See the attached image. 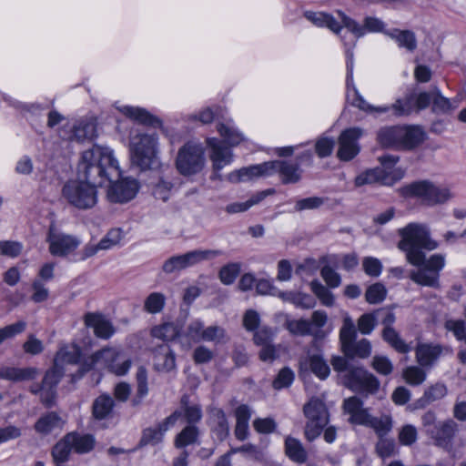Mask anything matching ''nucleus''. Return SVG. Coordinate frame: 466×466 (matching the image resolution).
<instances>
[{"instance_id": "obj_28", "label": "nucleus", "mask_w": 466, "mask_h": 466, "mask_svg": "<svg viewBox=\"0 0 466 466\" xmlns=\"http://www.w3.org/2000/svg\"><path fill=\"white\" fill-rule=\"evenodd\" d=\"M154 368L160 372H170L176 369V355L168 346H162L156 352Z\"/></svg>"}, {"instance_id": "obj_23", "label": "nucleus", "mask_w": 466, "mask_h": 466, "mask_svg": "<svg viewBox=\"0 0 466 466\" xmlns=\"http://www.w3.org/2000/svg\"><path fill=\"white\" fill-rule=\"evenodd\" d=\"M85 324L93 329L95 335L103 339H110L116 332L112 323L103 315L97 313H87L85 316Z\"/></svg>"}, {"instance_id": "obj_24", "label": "nucleus", "mask_w": 466, "mask_h": 466, "mask_svg": "<svg viewBox=\"0 0 466 466\" xmlns=\"http://www.w3.org/2000/svg\"><path fill=\"white\" fill-rule=\"evenodd\" d=\"M343 410L348 414L351 424L364 425L369 418V410L363 407V402L356 396L345 399Z\"/></svg>"}, {"instance_id": "obj_25", "label": "nucleus", "mask_w": 466, "mask_h": 466, "mask_svg": "<svg viewBox=\"0 0 466 466\" xmlns=\"http://www.w3.org/2000/svg\"><path fill=\"white\" fill-rule=\"evenodd\" d=\"M40 370L35 367L18 368L3 366L0 368V379L12 382H22L35 380Z\"/></svg>"}, {"instance_id": "obj_58", "label": "nucleus", "mask_w": 466, "mask_h": 466, "mask_svg": "<svg viewBox=\"0 0 466 466\" xmlns=\"http://www.w3.org/2000/svg\"><path fill=\"white\" fill-rule=\"evenodd\" d=\"M181 404L184 406V416L188 425H194L202 418V410L198 405H187V398L184 396L181 399Z\"/></svg>"}, {"instance_id": "obj_37", "label": "nucleus", "mask_w": 466, "mask_h": 466, "mask_svg": "<svg viewBox=\"0 0 466 466\" xmlns=\"http://www.w3.org/2000/svg\"><path fill=\"white\" fill-rule=\"evenodd\" d=\"M218 132L228 145L235 147L244 140L243 134L231 119L218 125Z\"/></svg>"}, {"instance_id": "obj_3", "label": "nucleus", "mask_w": 466, "mask_h": 466, "mask_svg": "<svg viewBox=\"0 0 466 466\" xmlns=\"http://www.w3.org/2000/svg\"><path fill=\"white\" fill-rule=\"evenodd\" d=\"M89 356H84L81 348L76 343L65 344L57 350L53 367L48 370L41 384H32L29 391L34 395H39L41 402L47 408L54 405L56 397V386L66 372V365H79L78 378L86 372L83 370V362Z\"/></svg>"}, {"instance_id": "obj_45", "label": "nucleus", "mask_w": 466, "mask_h": 466, "mask_svg": "<svg viewBox=\"0 0 466 466\" xmlns=\"http://www.w3.org/2000/svg\"><path fill=\"white\" fill-rule=\"evenodd\" d=\"M96 136V124L93 121H80L73 127L70 138L76 141L92 139Z\"/></svg>"}, {"instance_id": "obj_1", "label": "nucleus", "mask_w": 466, "mask_h": 466, "mask_svg": "<svg viewBox=\"0 0 466 466\" xmlns=\"http://www.w3.org/2000/svg\"><path fill=\"white\" fill-rule=\"evenodd\" d=\"M401 239L399 248L406 253L407 260L419 267L410 272V279L415 283L431 288H439L440 272L445 266V256L441 254L431 255L425 258L424 249L431 251L438 248V242L431 238L430 230L426 225L410 223L399 230Z\"/></svg>"}, {"instance_id": "obj_61", "label": "nucleus", "mask_w": 466, "mask_h": 466, "mask_svg": "<svg viewBox=\"0 0 466 466\" xmlns=\"http://www.w3.org/2000/svg\"><path fill=\"white\" fill-rule=\"evenodd\" d=\"M371 353V345L370 342L366 339H362L359 340L358 342L352 343V350L350 352H344V354L348 357H360V358H367Z\"/></svg>"}, {"instance_id": "obj_2", "label": "nucleus", "mask_w": 466, "mask_h": 466, "mask_svg": "<svg viewBox=\"0 0 466 466\" xmlns=\"http://www.w3.org/2000/svg\"><path fill=\"white\" fill-rule=\"evenodd\" d=\"M79 171L85 177L102 186L106 181L111 185L107 189V198L111 202L125 203L133 199L138 189L137 179L120 178L121 171L113 150L108 147L94 145L82 154Z\"/></svg>"}, {"instance_id": "obj_18", "label": "nucleus", "mask_w": 466, "mask_h": 466, "mask_svg": "<svg viewBox=\"0 0 466 466\" xmlns=\"http://www.w3.org/2000/svg\"><path fill=\"white\" fill-rule=\"evenodd\" d=\"M270 176L279 174L282 183H297L301 177V169L296 162L289 160L268 161Z\"/></svg>"}, {"instance_id": "obj_19", "label": "nucleus", "mask_w": 466, "mask_h": 466, "mask_svg": "<svg viewBox=\"0 0 466 466\" xmlns=\"http://www.w3.org/2000/svg\"><path fill=\"white\" fill-rule=\"evenodd\" d=\"M459 426L453 420L449 419L438 421L436 426L427 430V434L431 437L439 446H447L455 437Z\"/></svg>"}, {"instance_id": "obj_15", "label": "nucleus", "mask_w": 466, "mask_h": 466, "mask_svg": "<svg viewBox=\"0 0 466 466\" xmlns=\"http://www.w3.org/2000/svg\"><path fill=\"white\" fill-rule=\"evenodd\" d=\"M362 136V130L359 127H351L344 130L339 137V149L337 156L342 161L354 158L360 152L358 140Z\"/></svg>"}, {"instance_id": "obj_14", "label": "nucleus", "mask_w": 466, "mask_h": 466, "mask_svg": "<svg viewBox=\"0 0 466 466\" xmlns=\"http://www.w3.org/2000/svg\"><path fill=\"white\" fill-rule=\"evenodd\" d=\"M338 15L341 19L343 27L347 28L349 32L353 34L355 38H360L363 36L367 32H381L384 34V32L386 31L384 30V23L377 17L367 16L364 19V25H361L357 21L349 17L341 11H339Z\"/></svg>"}, {"instance_id": "obj_41", "label": "nucleus", "mask_w": 466, "mask_h": 466, "mask_svg": "<svg viewBox=\"0 0 466 466\" xmlns=\"http://www.w3.org/2000/svg\"><path fill=\"white\" fill-rule=\"evenodd\" d=\"M446 394V386L442 383H436L425 390L423 396L417 400L416 405L418 408H424L427 405L442 399Z\"/></svg>"}, {"instance_id": "obj_6", "label": "nucleus", "mask_w": 466, "mask_h": 466, "mask_svg": "<svg viewBox=\"0 0 466 466\" xmlns=\"http://www.w3.org/2000/svg\"><path fill=\"white\" fill-rule=\"evenodd\" d=\"M130 157L134 166L141 170L153 169L160 165L158 137L156 133H138L130 140Z\"/></svg>"}, {"instance_id": "obj_5", "label": "nucleus", "mask_w": 466, "mask_h": 466, "mask_svg": "<svg viewBox=\"0 0 466 466\" xmlns=\"http://www.w3.org/2000/svg\"><path fill=\"white\" fill-rule=\"evenodd\" d=\"M404 198H417L427 207L442 205L453 198L448 187L439 186L430 180H419L398 188Z\"/></svg>"}, {"instance_id": "obj_42", "label": "nucleus", "mask_w": 466, "mask_h": 466, "mask_svg": "<svg viewBox=\"0 0 466 466\" xmlns=\"http://www.w3.org/2000/svg\"><path fill=\"white\" fill-rule=\"evenodd\" d=\"M67 436H72L70 443L73 451L76 453L84 454L88 453L94 449L95 438L90 434H79L76 432H69Z\"/></svg>"}, {"instance_id": "obj_27", "label": "nucleus", "mask_w": 466, "mask_h": 466, "mask_svg": "<svg viewBox=\"0 0 466 466\" xmlns=\"http://www.w3.org/2000/svg\"><path fill=\"white\" fill-rule=\"evenodd\" d=\"M149 188L152 195L162 201L169 199L175 184L173 176L167 174H158L149 182Z\"/></svg>"}, {"instance_id": "obj_64", "label": "nucleus", "mask_w": 466, "mask_h": 466, "mask_svg": "<svg viewBox=\"0 0 466 466\" xmlns=\"http://www.w3.org/2000/svg\"><path fill=\"white\" fill-rule=\"evenodd\" d=\"M320 275L330 289L338 288L341 284L339 274L329 266H324L320 270Z\"/></svg>"}, {"instance_id": "obj_57", "label": "nucleus", "mask_w": 466, "mask_h": 466, "mask_svg": "<svg viewBox=\"0 0 466 466\" xmlns=\"http://www.w3.org/2000/svg\"><path fill=\"white\" fill-rule=\"evenodd\" d=\"M376 451L381 458H389L397 453V446L393 439L380 437L376 444Z\"/></svg>"}, {"instance_id": "obj_13", "label": "nucleus", "mask_w": 466, "mask_h": 466, "mask_svg": "<svg viewBox=\"0 0 466 466\" xmlns=\"http://www.w3.org/2000/svg\"><path fill=\"white\" fill-rule=\"evenodd\" d=\"M344 385L352 391L373 394L380 387V381L371 373L360 367L351 368L343 377Z\"/></svg>"}, {"instance_id": "obj_52", "label": "nucleus", "mask_w": 466, "mask_h": 466, "mask_svg": "<svg viewBox=\"0 0 466 466\" xmlns=\"http://www.w3.org/2000/svg\"><path fill=\"white\" fill-rule=\"evenodd\" d=\"M125 238V232L120 228H111L106 234L100 239L99 248L103 250H108L112 248L121 244Z\"/></svg>"}, {"instance_id": "obj_48", "label": "nucleus", "mask_w": 466, "mask_h": 466, "mask_svg": "<svg viewBox=\"0 0 466 466\" xmlns=\"http://www.w3.org/2000/svg\"><path fill=\"white\" fill-rule=\"evenodd\" d=\"M461 97H455L451 100L443 96L439 90L436 91L435 96L432 99V109L437 113H448L459 106Z\"/></svg>"}, {"instance_id": "obj_60", "label": "nucleus", "mask_w": 466, "mask_h": 466, "mask_svg": "<svg viewBox=\"0 0 466 466\" xmlns=\"http://www.w3.org/2000/svg\"><path fill=\"white\" fill-rule=\"evenodd\" d=\"M287 329L294 335L305 336L311 333L310 321L300 319L287 321Z\"/></svg>"}, {"instance_id": "obj_16", "label": "nucleus", "mask_w": 466, "mask_h": 466, "mask_svg": "<svg viewBox=\"0 0 466 466\" xmlns=\"http://www.w3.org/2000/svg\"><path fill=\"white\" fill-rule=\"evenodd\" d=\"M182 411L175 410L167 417L162 422L155 427H148L142 432L139 446L157 445L163 441L165 433L173 427L181 417Z\"/></svg>"}, {"instance_id": "obj_36", "label": "nucleus", "mask_w": 466, "mask_h": 466, "mask_svg": "<svg viewBox=\"0 0 466 466\" xmlns=\"http://www.w3.org/2000/svg\"><path fill=\"white\" fill-rule=\"evenodd\" d=\"M401 148L410 149L424 140L425 133L419 127H401Z\"/></svg>"}, {"instance_id": "obj_44", "label": "nucleus", "mask_w": 466, "mask_h": 466, "mask_svg": "<svg viewBox=\"0 0 466 466\" xmlns=\"http://www.w3.org/2000/svg\"><path fill=\"white\" fill-rule=\"evenodd\" d=\"M150 334L153 338L163 341H170L179 335V328L173 322H166L153 327Z\"/></svg>"}, {"instance_id": "obj_39", "label": "nucleus", "mask_w": 466, "mask_h": 466, "mask_svg": "<svg viewBox=\"0 0 466 466\" xmlns=\"http://www.w3.org/2000/svg\"><path fill=\"white\" fill-rule=\"evenodd\" d=\"M363 426L373 429L379 438L385 437L392 429V419L387 414H383L380 417H374L370 413Z\"/></svg>"}, {"instance_id": "obj_50", "label": "nucleus", "mask_w": 466, "mask_h": 466, "mask_svg": "<svg viewBox=\"0 0 466 466\" xmlns=\"http://www.w3.org/2000/svg\"><path fill=\"white\" fill-rule=\"evenodd\" d=\"M425 368L419 366H409L405 368L402 371V377L404 380L411 385L418 386L422 384L427 378V374L424 370Z\"/></svg>"}, {"instance_id": "obj_34", "label": "nucleus", "mask_w": 466, "mask_h": 466, "mask_svg": "<svg viewBox=\"0 0 466 466\" xmlns=\"http://www.w3.org/2000/svg\"><path fill=\"white\" fill-rule=\"evenodd\" d=\"M222 254L218 249H195L182 254L184 266L186 268L193 267L202 261L209 260Z\"/></svg>"}, {"instance_id": "obj_11", "label": "nucleus", "mask_w": 466, "mask_h": 466, "mask_svg": "<svg viewBox=\"0 0 466 466\" xmlns=\"http://www.w3.org/2000/svg\"><path fill=\"white\" fill-rule=\"evenodd\" d=\"M303 412L307 418L305 437L309 441L317 439L329 422V411L325 403L319 399H311L304 405Z\"/></svg>"}, {"instance_id": "obj_4", "label": "nucleus", "mask_w": 466, "mask_h": 466, "mask_svg": "<svg viewBox=\"0 0 466 466\" xmlns=\"http://www.w3.org/2000/svg\"><path fill=\"white\" fill-rule=\"evenodd\" d=\"M344 44L346 46L345 56L347 67L346 96L347 99L353 106L374 116H380L389 112H391V114L396 116H408L416 109L414 94L406 96L403 99H398L391 106H374L369 104L359 93L353 80L354 58L352 49L356 45V40L352 41L350 45L344 41Z\"/></svg>"}, {"instance_id": "obj_46", "label": "nucleus", "mask_w": 466, "mask_h": 466, "mask_svg": "<svg viewBox=\"0 0 466 466\" xmlns=\"http://www.w3.org/2000/svg\"><path fill=\"white\" fill-rule=\"evenodd\" d=\"M199 430L195 425L186 426L176 437L175 446L177 448H185L198 442Z\"/></svg>"}, {"instance_id": "obj_40", "label": "nucleus", "mask_w": 466, "mask_h": 466, "mask_svg": "<svg viewBox=\"0 0 466 466\" xmlns=\"http://www.w3.org/2000/svg\"><path fill=\"white\" fill-rule=\"evenodd\" d=\"M114 406L113 398L107 394H102L94 400L93 416L96 420L106 419L112 413Z\"/></svg>"}, {"instance_id": "obj_51", "label": "nucleus", "mask_w": 466, "mask_h": 466, "mask_svg": "<svg viewBox=\"0 0 466 466\" xmlns=\"http://www.w3.org/2000/svg\"><path fill=\"white\" fill-rule=\"evenodd\" d=\"M212 419L215 423L214 431L221 441L229 433V425L226 413L221 409H214L212 410Z\"/></svg>"}, {"instance_id": "obj_30", "label": "nucleus", "mask_w": 466, "mask_h": 466, "mask_svg": "<svg viewBox=\"0 0 466 466\" xmlns=\"http://www.w3.org/2000/svg\"><path fill=\"white\" fill-rule=\"evenodd\" d=\"M305 17L313 25L319 27H327L337 35L340 33L343 26L341 22H338L331 15L324 12L308 11L305 13Z\"/></svg>"}, {"instance_id": "obj_31", "label": "nucleus", "mask_w": 466, "mask_h": 466, "mask_svg": "<svg viewBox=\"0 0 466 466\" xmlns=\"http://www.w3.org/2000/svg\"><path fill=\"white\" fill-rule=\"evenodd\" d=\"M384 35L394 40L399 47L406 48L410 52H413L417 47L415 34L410 30L392 28L385 31Z\"/></svg>"}, {"instance_id": "obj_29", "label": "nucleus", "mask_w": 466, "mask_h": 466, "mask_svg": "<svg viewBox=\"0 0 466 466\" xmlns=\"http://www.w3.org/2000/svg\"><path fill=\"white\" fill-rule=\"evenodd\" d=\"M301 367L309 369L318 378L325 380L329 375L330 370L328 363L319 353H309L300 361Z\"/></svg>"}, {"instance_id": "obj_35", "label": "nucleus", "mask_w": 466, "mask_h": 466, "mask_svg": "<svg viewBox=\"0 0 466 466\" xmlns=\"http://www.w3.org/2000/svg\"><path fill=\"white\" fill-rule=\"evenodd\" d=\"M62 425V419L54 411L42 415L35 423V431L40 434L46 435Z\"/></svg>"}, {"instance_id": "obj_49", "label": "nucleus", "mask_w": 466, "mask_h": 466, "mask_svg": "<svg viewBox=\"0 0 466 466\" xmlns=\"http://www.w3.org/2000/svg\"><path fill=\"white\" fill-rule=\"evenodd\" d=\"M228 339L226 329L221 326L212 325L204 329L202 341L225 344Z\"/></svg>"}, {"instance_id": "obj_9", "label": "nucleus", "mask_w": 466, "mask_h": 466, "mask_svg": "<svg viewBox=\"0 0 466 466\" xmlns=\"http://www.w3.org/2000/svg\"><path fill=\"white\" fill-rule=\"evenodd\" d=\"M87 180V178L86 177ZM92 180L84 181L71 179L62 187V198L65 201L81 210L90 209L97 203V190Z\"/></svg>"}, {"instance_id": "obj_7", "label": "nucleus", "mask_w": 466, "mask_h": 466, "mask_svg": "<svg viewBox=\"0 0 466 466\" xmlns=\"http://www.w3.org/2000/svg\"><path fill=\"white\" fill-rule=\"evenodd\" d=\"M96 365H101L116 376H124L129 371L132 360L121 348L108 347L85 359L83 370L88 371Z\"/></svg>"}, {"instance_id": "obj_22", "label": "nucleus", "mask_w": 466, "mask_h": 466, "mask_svg": "<svg viewBox=\"0 0 466 466\" xmlns=\"http://www.w3.org/2000/svg\"><path fill=\"white\" fill-rule=\"evenodd\" d=\"M116 108L127 118L139 124L151 127H161L162 122L151 115L147 110L138 106L116 105Z\"/></svg>"}, {"instance_id": "obj_54", "label": "nucleus", "mask_w": 466, "mask_h": 466, "mask_svg": "<svg viewBox=\"0 0 466 466\" xmlns=\"http://www.w3.org/2000/svg\"><path fill=\"white\" fill-rule=\"evenodd\" d=\"M387 296V289L381 283H375L370 286L365 293L367 302L370 304H379L382 302Z\"/></svg>"}, {"instance_id": "obj_47", "label": "nucleus", "mask_w": 466, "mask_h": 466, "mask_svg": "<svg viewBox=\"0 0 466 466\" xmlns=\"http://www.w3.org/2000/svg\"><path fill=\"white\" fill-rule=\"evenodd\" d=\"M166 296L161 292H152L144 300L143 309L148 314L156 315L165 308Z\"/></svg>"}, {"instance_id": "obj_33", "label": "nucleus", "mask_w": 466, "mask_h": 466, "mask_svg": "<svg viewBox=\"0 0 466 466\" xmlns=\"http://www.w3.org/2000/svg\"><path fill=\"white\" fill-rule=\"evenodd\" d=\"M401 127H386L379 130L378 142L384 147L401 148Z\"/></svg>"}, {"instance_id": "obj_20", "label": "nucleus", "mask_w": 466, "mask_h": 466, "mask_svg": "<svg viewBox=\"0 0 466 466\" xmlns=\"http://www.w3.org/2000/svg\"><path fill=\"white\" fill-rule=\"evenodd\" d=\"M208 146L211 148L210 159L216 172L229 165L233 160L232 151L223 146L222 142L216 137L207 139Z\"/></svg>"}, {"instance_id": "obj_10", "label": "nucleus", "mask_w": 466, "mask_h": 466, "mask_svg": "<svg viewBox=\"0 0 466 466\" xmlns=\"http://www.w3.org/2000/svg\"><path fill=\"white\" fill-rule=\"evenodd\" d=\"M205 165V148L200 142L188 141L178 149L175 166L180 175H198L204 169Z\"/></svg>"}, {"instance_id": "obj_32", "label": "nucleus", "mask_w": 466, "mask_h": 466, "mask_svg": "<svg viewBox=\"0 0 466 466\" xmlns=\"http://www.w3.org/2000/svg\"><path fill=\"white\" fill-rule=\"evenodd\" d=\"M357 337V330L351 317L344 314L342 327L339 331V340L343 352H350L352 350V343Z\"/></svg>"}, {"instance_id": "obj_17", "label": "nucleus", "mask_w": 466, "mask_h": 466, "mask_svg": "<svg viewBox=\"0 0 466 466\" xmlns=\"http://www.w3.org/2000/svg\"><path fill=\"white\" fill-rule=\"evenodd\" d=\"M394 322V313L391 311H388L381 321V323L384 325L382 338L399 353H408L410 351L411 347L410 344L406 343L401 339L400 334L392 328V324Z\"/></svg>"}, {"instance_id": "obj_38", "label": "nucleus", "mask_w": 466, "mask_h": 466, "mask_svg": "<svg viewBox=\"0 0 466 466\" xmlns=\"http://www.w3.org/2000/svg\"><path fill=\"white\" fill-rule=\"evenodd\" d=\"M285 452L287 456L297 463H304L308 459V453L300 441L292 437L285 440Z\"/></svg>"}, {"instance_id": "obj_62", "label": "nucleus", "mask_w": 466, "mask_h": 466, "mask_svg": "<svg viewBox=\"0 0 466 466\" xmlns=\"http://www.w3.org/2000/svg\"><path fill=\"white\" fill-rule=\"evenodd\" d=\"M137 396L139 399L145 398L148 393L147 371L143 366L138 367L137 374Z\"/></svg>"}, {"instance_id": "obj_21", "label": "nucleus", "mask_w": 466, "mask_h": 466, "mask_svg": "<svg viewBox=\"0 0 466 466\" xmlns=\"http://www.w3.org/2000/svg\"><path fill=\"white\" fill-rule=\"evenodd\" d=\"M443 352V347L433 343H418L415 358L418 364L425 369L431 368Z\"/></svg>"}, {"instance_id": "obj_8", "label": "nucleus", "mask_w": 466, "mask_h": 466, "mask_svg": "<svg viewBox=\"0 0 466 466\" xmlns=\"http://www.w3.org/2000/svg\"><path fill=\"white\" fill-rule=\"evenodd\" d=\"M381 167L368 169L355 178V185L361 187L367 184L380 183L390 186L404 177V170L398 167L393 168L399 161V157L394 155H384L379 157Z\"/></svg>"}, {"instance_id": "obj_55", "label": "nucleus", "mask_w": 466, "mask_h": 466, "mask_svg": "<svg viewBox=\"0 0 466 466\" xmlns=\"http://www.w3.org/2000/svg\"><path fill=\"white\" fill-rule=\"evenodd\" d=\"M266 196V192H260L257 196L252 197L248 200L245 202H235L231 203L227 206L226 211L228 213L233 214V213H238V212H244L248 210L252 206L258 204L259 201H261Z\"/></svg>"}, {"instance_id": "obj_63", "label": "nucleus", "mask_w": 466, "mask_h": 466, "mask_svg": "<svg viewBox=\"0 0 466 466\" xmlns=\"http://www.w3.org/2000/svg\"><path fill=\"white\" fill-rule=\"evenodd\" d=\"M417 430L413 425L403 426L399 432V441L401 445L410 446L417 441Z\"/></svg>"}, {"instance_id": "obj_26", "label": "nucleus", "mask_w": 466, "mask_h": 466, "mask_svg": "<svg viewBox=\"0 0 466 466\" xmlns=\"http://www.w3.org/2000/svg\"><path fill=\"white\" fill-rule=\"evenodd\" d=\"M264 176H270L268 162L242 167L233 171L228 175V180L232 183H238Z\"/></svg>"}, {"instance_id": "obj_12", "label": "nucleus", "mask_w": 466, "mask_h": 466, "mask_svg": "<svg viewBox=\"0 0 466 466\" xmlns=\"http://www.w3.org/2000/svg\"><path fill=\"white\" fill-rule=\"evenodd\" d=\"M46 242L52 256L65 258L77 249L81 244V239L76 236L60 231L52 225L48 229Z\"/></svg>"}, {"instance_id": "obj_53", "label": "nucleus", "mask_w": 466, "mask_h": 466, "mask_svg": "<svg viewBox=\"0 0 466 466\" xmlns=\"http://www.w3.org/2000/svg\"><path fill=\"white\" fill-rule=\"evenodd\" d=\"M310 289L316 297L320 300L322 305L326 307L333 306L335 301L333 294L318 279H314L310 282Z\"/></svg>"}, {"instance_id": "obj_59", "label": "nucleus", "mask_w": 466, "mask_h": 466, "mask_svg": "<svg viewBox=\"0 0 466 466\" xmlns=\"http://www.w3.org/2000/svg\"><path fill=\"white\" fill-rule=\"evenodd\" d=\"M239 263H229L224 266L219 271V279L225 285L232 284L240 272Z\"/></svg>"}, {"instance_id": "obj_43", "label": "nucleus", "mask_w": 466, "mask_h": 466, "mask_svg": "<svg viewBox=\"0 0 466 466\" xmlns=\"http://www.w3.org/2000/svg\"><path fill=\"white\" fill-rule=\"evenodd\" d=\"M72 436L65 435L52 449V458L56 463H64L69 460L71 451H73L71 441Z\"/></svg>"}, {"instance_id": "obj_56", "label": "nucleus", "mask_w": 466, "mask_h": 466, "mask_svg": "<svg viewBox=\"0 0 466 466\" xmlns=\"http://www.w3.org/2000/svg\"><path fill=\"white\" fill-rule=\"evenodd\" d=\"M204 329L205 326L202 320L194 319L187 325L184 333V338H186L188 341H202Z\"/></svg>"}]
</instances>
